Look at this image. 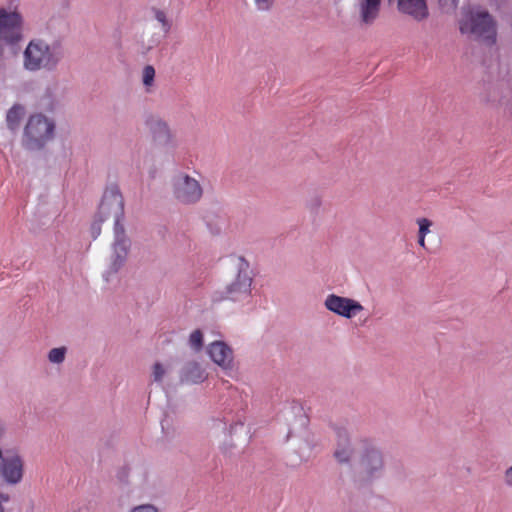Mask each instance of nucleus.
<instances>
[{
  "instance_id": "obj_15",
  "label": "nucleus",
  "mask_w": 512,
  "mask_h": 512,
  "mask_svg": "<svg viewBox=\"0 0 512 512\" xmlns=\"http://www.w3.org/2000/svg\"><path fill=\"white\" fill-rule=\"evenodd\" d=\"M61 100V87L58 81L54 80L45 85L38 96L37 107L45 111H54Z\"/></svg>"
},
{
  "instance_id": "obj_16",
  "label": "nucleus",
  "mask_w": 512,
  "mask_h": 512,
  "mask_svg": "<svg viewBox=\"0 0 512 512\" xmlns=\"http://www.w3.org/2000/svg\"><path fill=\"white\" fill-rule=\"evenodd\" d=\"M208 377L206 370L201 364L191 361L186 363L180 372V380L185 384H200Z\"/></svg>"
},
{
  "instance_id": "obj_3",
  "label": "nucleus",
  "mask_w": 512,
  "mask_h": 512,
  "mask_svg": "<svg viewBox=\"0 0 512 512\" xmlns=\"http://www.w3.org/2000/svg\"><path fill=\"white\" fill-rule=\"evenodd\" d=\"M56 123L53 117L41 112L29 116L24 127L22 142L29 150H40L55 136Z\"/></svg>"
},
{
  "instance_id": "obj_30",
  "label": "nucleus",
  "mask_w": 512,
  "mask_h": 512,
  "mask_svg": "<svg viewBox=\"0 0 512 512\" xmlns=\"http://www.w3.org/2000/svg\"><path fill=\"white\" fill-rule=\"evenodd\" d=\"M8 496L7 495H4V494H0V512H4V508L2 506V502H7L8 501Z\"/></svg>"
},
{
  "instance_id": "obj_28",
  "label": "nucleus",
  "mask_w": 512,
  "mask_h": 512,
  "mask_svg": "<svg viewBox=\"0 0 512 512\" xmlns=\"http://www.w3.org/2000/svg\"><path fill=\"white\" fill-rule=\"evenodd\" d=\"M440 6L446 11L454 10L457 6L458 0H440Z\"/></svg>"
},
{
  "instance_id": "obj_26",
  "label": "nucleus",
  "mask_w": 512,
  "mask_h": 512,
  "mask_svg": "<svg viewBox=\"0 0 512 512\" xmlns=\"http://www.w3.org/2000/svg\"><path fill=\"white\" fill-rule=\"evenodd\" d=\"M276 1L277 0H252L256 11L262 13L270 12L274 8Z\"/></svg>"
},
{
  "instance_id": "obj_23",
  "label": "nucleus",
  "mask_w": 512,
  "mask_h": 512,
  "mask_svg": "<svg viewBox=\"0 0 512 512\" xmlns=\"http://www.w3.org/2000/svg\"><path fill=\"white\" fill-rule=\"evenodd\" d=\"M67 349L65 347H56L48 352V360L52 364H61L65 360Z\"/></svg>"
},
{
  "instance_id": "obj_6",
  "label": "nucleus",
  "mask_w": 512,
  "mask_h": 512,
  "mask_svg": "<svg viewBox=\"0 0 512 512\" xmlns=\"http://www.w3.org/2000/svg\"><path fill=\"white\" fill-rule=\"evenodd\" d=\"M112 219L114 227L123 225L124 199L117 186L106 188L98 208L96 220L100 223Z\"/></svg>"
},
{
  "instance_id": "obj_25",
  "label": "nucleus",
  "mask_w": 512,
  "mask_h": 512,
  "mask_svg": "<svg viewBox=\"0 0 512 512\" xmlns=\"http://www.w3.org/2000/svg\"><path fill=\"white\" fill-rule=\"evenodd\" d=\"M416 223L418 225V236H427L431 233L433 222L430 219L420 217L416 219Z\"/></svg>"
},
{
  "instance_id": "obj_31",
  "label": "nucleus",
  "mask_w": 512,
  "mask_h": 512,
  "mask_svg": "<svg viewBox=\"0 0 512 512\" xmlns=\"http://www.w3.org/2000/svg\"><path fill=\"white\" fill-rule=\"evenodd\" d=\"M418 244L422 248H426V236H418Z\"/></svg>"
},
{
  "instance_id": "obj_19",
  "label": "nucleus",
  "mask_w": 512,
  "mask_h": 512,
  "mask_svg": "<svg viewBox=\"0 0 512 512\" xmlns=\"http://www.w3.org/2000/svg\"><path fill=\"white\" fill-rule=\"evenodd\" d=\"M25 114L24 107L21 105H14L12 106L6 115V123L9 129L14 130L16 129L21 119L23 118Z\"/></svg>"
},
{
  "instance_id": "obj_32",
  "label": "nucleus",
  "mask_w": 512,
  "mask_h": 512,
  "mask_svg": "<svg viewBox=\"0 0 512 512\" xmlns=\"http://www.w3.org/2000/svg\"><path fill=\"white\" fill-rule=\"evenodd\" d=\"M3 54H4V46H3V44L0 42V58H2Z\"/></svg>"
},
{
  "instance_id": "obj_8",
  "label": "nucleus",
  "mask_w": 512,
  "mask_h": 512,
  "mask_svg": "<svg viewBox=\"0 0 512 512\" xmlns=\"http://www.w3.org/2000/svg\"><path fill=\"white\" fill-rule=\"evenodd\" d=\"M357 469L367 479L377 478L382 474L384 459L380 448L376 444L369 441L362 443L357 459Z\"/></svg>"
},
{
  "instance_id": "obj_29",
  "label": "nucleus",
  "mask_w": 512,
  "mask_h": 512,
  "mask_svg": "<svg viewBox=\"0 0 512 512\" xmlns=\"http://www.w3.org/2000/svg\"><path fill=\"white\" fill-rule=\"evenodd\" d=\"M503 482L507 487H512V465L504 471Z\"/></svg>"
},
{
  "instance_id": "obj_1",
  "label": "nucleus",
  "mask_w": 512,
  "mask_h": 512,
  "mask_svg": "<svg viewBox=\"0 0 512 512\" xmlns=\"http://www.w3.org/2000/svg\"><path fill=\"white\" fill-rule=\"evenodd\" d=\"M59 43L35 37L28 41L22 52V68L28 73L54 72L63 60Z\"/></svg>"
},
{
  "instance_id": "obj_12",
  "label": "nucleus",
  "mask_w": 512,
  "mask_h": 512,
  "mask_svg": "<svg viewBox=\"0 0 512 512\" xmlns=\"http://www.w3.org/2000/svg\"><path fill=\"white\" fill-rule=\"evenodd\" d=\"M210 359L224 371H232L234 368L233 350L223 341H214L207 347Z\"/></svg>"
},
{
  "instance_id": "obj_13",
  "label": "nucleus",
  "mask_w": 512,
  "mask_h": 512,
  "mask_svg": "<svg viewBox=\"0 0 512 512\" xmlns=\"http://www.w3.org/2000/svg\"><path fill=\"white\" fill-rule=\"evenodd\" d=\"M149 131L153 141L162 147H171L175 143V135L169 123L160 118H152L148 123Z\"/></svg>"
},
{
  "instance_id": "obj_10",
  "label": "nucleus",
  "mask_w": 512,
  "mask_h": 512,
  "mask_svg": "<svg viewBox=\"0 0 512 512\" xmlns=\"http://www.w3.org/2000/svg\"><path fill=\"white\" fill-rule=\"evenodd\" d=\"M324 307L331 313L345 319H352L364 310L359 301L336 294L327 295L324 300Z\"/></svg>"
},
{
  "instance_id": "obj_20",
  "label": "nucleus",
  "mask_w": 512,
  "mask_h": 512,
  "mask_svg": "<svg viewBox=\"0 0 512 512\" xmlns=\"http://www.w3.org/2000/svg\"><path fill=\"white\" fill-rule=\"evenodd\" d=\"M171 373V365L169 363L156 362L152 366V378L156 383H163Z\"/></svg>"
},
{
  "instance_id": "obj_27",
  "label": "nucleus",
  "mask_w": 512,
  "mask_h": 512,
  "mask_svg": "<svg viewBox=\"0 0 512 512\" xmlns=\"http://www.w3.org/2000/svg\"><path fill=\"white\" fill-rule=\"evenodd\" d=\"M129 512H159V509L153 504L145 503L134 506Z\"/></svg>"
},
{
  "instance_id": "obj_2",
  "label": "nucleus",
  "mask_w": 512,
  "mask_h": 512,
  "mask_svg": "<svg viewBox=\"0 0 512 512\" xmlns=\"http://www.w3.org/2000/svg\"><path fill=\"white\" fill-rule=\"evenodd\" d=\"M460 31L487 45L496 42V22L488 11L481 7H473L465 12L460 21Z\"/></svg>"
},
{
  "instance_id": "obj_18",
  "label": "nucleus",
  "mask_w": 512,
  "mask_h": 512,
  "mask_svg": "<svg viewBox=\"0 0 512 512\" xmlns=\"http://www.w3.org/2000/svg\"><path fill=\"white\" fill-rule=\"evenodd\" d=\"M135 484L143 491H149L156 486L155 475L146 468H139L135 474Z\"/></svg>"
},
{
  "instance_id": "obj_24",
  "label": "nucleus",
  "mask_w": 512,
  "mask_h": 512,
  "mask_svg": "<svg viewBox=\"0 0 512 512\" xmlns=\"http://www.w3.org/2000/svg\"><path fill=\"white\" fill-rule=\"evenodd\" d=\"M155 69L151 65H147L142 71V83L149 90L154 84Z\"/></svg>"
},
{
  "instance_id": "obj_17",
  "label": "nucleus",
  "mask_w": 512,
  "mask_h": 512,
  "mask_svg": "<svg viewBox=\"0 0 512 512\" xmlns=\"http://www.w3.org/2000/svg\"><path fill=\"white\" fill-rule=\"evenodd\" d=\"M353 451L349 437L345 433H339L334 452L336 459L341 463L349 462L353 456Z\"/></svg>"
},
{
  "instance_id": "obj_5",
  "label": "nucleus",
  "mask_w": 512,
  "mask_h": 512,
  "mask_svg": "<svg viewBox=\"0 0 512 512\" xmlns=\"http://www.w3.org/2000/svg\"><path fill=\"white\" fill-rule=\"evenodd\" d=\"M24 19L16 6L0 8V41L16 45L24 38Z\"/></svg>"
},
{
  "instance_id": "obj_11",
  "label": "nucleus",
  "mask_w": 512,
  "mask_h": 512,
  "mask_svg": "<svg viewBox=\"0 0 512 512\" xmlns=\"http://www.w3.org/2000/svg\"><path fill=\"white\" fill-rule=\"evenodd\" d=\"M25 464L22 455L15 450H7L0 477L9 486L20 484L24 478Z\"/></svg>"
},
{
  "instance_id": "obj_9",
  "label": "nucleus",
  "mask_w": 512,
  "mask_h": 512,
  "mask_svg": "<svg viewBox=\"0 0 512 512\" xmlns=\"http://www.w3.org/2000/svg\"><path fill=\"white\" fill-rule=\"evenodd\" d=\"M252 276L247 263L239 265L237 274L226 287V298L233 302L248 303L252 296Z\"/></svg>"
},
{
  "instance_id": "obj_7",
  "label": "nucleus",
  "mask_w": 512,
  "mask_h": 512,
  "mask_svg": "<svg viewBox=\"0 0 512 512\" xmlns=\"http://www.w3.org/2000/svg\"><path fill=\"white\" fill-rule=\"evenodd\" d=\"M131 248V240L127 236L124 225L113 227V242L109 256L108 269L104 273L106 281L109 276L116 274L125 264Z\"/></svg>"
},
{
  "instance_id": "obj_22",
  "label": "nucleus",
  "mask_w": 512,
  "mask_h": 512,
  "mask_svg": "<svg viewBox=\"0 0 512 512\" xmlns=\"http://www.w3.org/2000/svg\"><path fill=\"white\" fill-rule=\"evenodd\" d=\"M153 17L161 24L162 31L167 34L171 29V22L168 20L166 13L158 8L152 9Z\"/></svg>"
},
{
  "instance_id": "obj_14",
  "label": "nucleus",
  "mask_w": 512,
  "mask_h": 512,
  "mask_svg": "<svg viewBox=\"0 0 512 512\" xmlns=\"http://www.w3.org/2000/svg\"><path fill=\"white\" fill-rule=\"evenodd\" d=\"M382 0H357L355 9L359 22L365 27L372 26L380 16Z\"/></svg>"
},
{
  "instance_id": "obj_21",
  "label": "nucleus",
  "mask_w": 512,
  "mask_h": 512,
  "mask_svg": "<svg viewBox=\"0 0 512 512\" xmlns=\"http://www.w3.org/2000/svg\"><path fill=\"white\" fill-rule=\"evenodd\" d=\"M203 340V333L199 329H196L190 333L188 345L193 351L199 352L203 347Z\"/></svg>"
},
{
  "instance_id": "obj_4",
  "label": "nucleus",
  "mask_w": 512,
  "mask_h": 512,
  "mask_svg": "<svg viewBox=\"0 0 512 512\" xmlns=\"http://www.w3.org/2000/svg\"><path fill=\"white\" fill-rule=\"evenodd\" d=\"M171 192L177 202L183 205H194L203 197V187L193 176L178 172L171 179Z\"/></svg>"
},
{
  "instance_id": "obj_33",
  "label": "nucleus",
  "mask_w": 512,
  "mask_h": 512,
  "mask_svg": "<svg viewBox=\"0 0 512 512\" xmlns=\"http://www.w3.org/2000/svg\"><path fill=\"white\" fill-rule=\"evenodd\" d=\"M26 512H37V511L35 510V508H34V507H31V508H30L29 510H27Z\"/></svg>"
}]
</instances>
